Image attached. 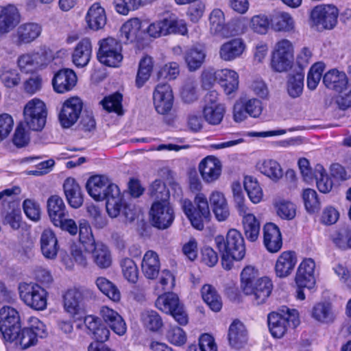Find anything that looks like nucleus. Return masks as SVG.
<instances>
[{"instance_id":"f257e3e1","label":"nucleus","mask_w":351,"mask_h":351,"mask_svg":"<svg viewBox=\"0 0 351 351\" xmlns=\"http://www.w3.org/2000/svg\"><path fill=\"white\" fill-rule=\"evenodd\" d=\"M193 206L191 201L187 199H181L182 209L190 220L192 226L197 230H202L204 221L209 220L210 212L206 195L202 193L196 195Z\"/></svg>"},{"instance_id":"f03ea898","label":"nucleus","mask_w":351,"mask_h":351,"mask_svg":"<svg viewBox=\"0 0 351 351\" xmlns=\"http://www.w3.org/2000/svg\"><path fill=\"white\" fill-rule=\"evenodd\" d=\"M215 242L220 253L226 256H231L232 259L240 261L245 254L244 239L241 234L235 229L229 230L226 239L221 235L215 238Z\"/></svg>"},{"instance_id":"7ed1b4c3","label":"nucleus","mask_w":351,"mask_h":351,"mask_svg":"<svg viewBox=\"0 0 351 351\" xmlns=\"http://www.w3.org/2000/svg\"><path fill=\"white\" fill-rule=\"evenodd\" d=\"M267 321L271 334L276 338H281L289 327L295 328L300 324L298 312L290 308H287L284 315L275 312L269 313Z\"/></svg>"},{"instance_id":"20e7f679","label":"nucleus","mask_w":351,"mask_h":351,"mask_svg":"<svg viewBox=\"0 0 351 351\" xmlns=\"http://www.w3.org/2000/svg\"><path fill=\"white\" fill-rule=\"evenodd\" d=\"M155 306L163 313L171 315L179 324L188 323V315L176 294L168 292L158 296Z\"/></svg>"},{"instance_id":"39448f33","label":"nucleus","mask_w":351,"mask_h":351,"mask_svg":"<svg viewBox=\"0 0 351 351\" xmlns=\"http://www.w3.org/2000/svg\"><path fill=\"white\" fill-rule=\"evenodd\" d=\"M47 114L45 103L34 98L29 101L24 108V122L30 130L40 131L45 125Z\"/></svg>"},{"instance_id":"423d86ee","label":"nucleus","mask_w":351,"mask_h":351,"mask_svg":"<svg viewBox=\"0 0 351 351\" xmlns=\"http://www.w3.org/2000/svg\"><path fill=\"white\" fill-rule=\"evenodd\" d=\"M293 46L287 39H282L276 43L274 51L271 65L277 72H285L291 68L293 62Z\"/></svg>"},{"instance_id":"0eeeda50","label":"nucleus","mask_w":351,"mask_h":351,"mask_svg":"<svg viewBox=\"0 0 351 351\" xmlns=\"http://www.w3.org/2000/svg\"><path fill=\"white\" fill-rule=\"evenodd\" d=\"M99 45L97 53L99 61L108 66H118L123 59L121 43L114 38L108 37L101 40Z\"/></svg>"},{"instance_id":"6e6552de","label":"nucleus","mask_w":351,"mask_h":351,"mask_svg":"<svg viewBox=\"0 0 351 351\" xmlns=\"http://www.w3.org/2000/svg\"><path fill=\"white\" fill-rule=\"evenodd\" d=\"M20 298L30 308L43 311L47 307V292L37 284L21 283L19 286Z\"/></svg>"},{"instance_id":"1a4fd4ad","label":"nucleus","mask_w":351,"mask_h":351,"mask_svg":"<svg viewBox=\"0 0 351 351\" xmlns=\"http://www.w3.org/2000/svg\"><path fill=\"white\" fill-rule=\"evenodd\" d=\"M338 10L332 5H319L311 12L313 23L319 30L333 28L337 22Z\"/></svg>"},{"instance_id":"9d476101","label":"nucleus","mask_w":351,"mask_h":351,"mask_svg":"<svg viewBox=\"0 0 351 351\" xmlns=\"http://www.w3.org/2000/svg\"><path fill=\"white\" fill-rule=\"evenodd\" d=\"M151 221L158 229L169 228L174 220V211L168 201H156L150 210Z\"/></svg>"},{"instance_id":"9b49d317","label":"nucleus","mask_w":351,"mask_h":351,"mask_svg":"<svg viewBox=\"0 0 351 351\" xmlns=\"http://www.w3.org/2000/svg\"><path fill=\"white\" fill-rule=\"evenodd\" d=\"M19 312L13 307L3 306L0 308V331L4 338L10 339L16 331L21 329Z\"/></svg>"},{"instance_id":"f8f14e48","label":"nucleus","mask_w":351,"mask_h":351,"mask_svg":"<svg viewBox=\"0 0 351 351\" xmlns=\"http://www.w3.org/2000/svg\"><path fill=\"white\" fill-rule=\"evenodd\" d=\"M153 101L158 114H169L173 105V95L171 86L167 84H158L153 92Z\"/></svg>"},{"instance_id":"ddd939ff","label":"nucleus","mask_w":351,"mask_h":351,"mask_svg":"<svg viewBox=\"0 0 351 351\" xmlns=\"http://www.w3.org/2000/svg\"><path fill=\"white\" fill-rule=\"evenodd\" d=\"M82 106V101L77 97H71L64 101L59 114L60 122L62 127L70 128L77 121Z\"/></svg>"},{"instance_id":"4468645a","label":"nucleus","mask_w":351,"mask_h":351,"mask_svg":"<svg viewBox=\"0 0 351 351\" xmlns=\"http://www.w3.org/2000/svg\"><path fill=\"white\" fill-rule=\"evenodd\" d=\"M273 289L271 281L267 277L260 278L250 287V290L245 289L243 293L250 297L254 305H261L266 302Z\"/></svg>"},{"instance_id":"2eb2a0df","label":"nucleus","mask_w":351,"mask_h":351,"mask_svg":"<svg viewBox=\"0 0 351 351\" xmlns=\"http://www.w3.org/2000/svg\"><path fill=\"white\" fill-rule=\"evenodd\" d=\"M315 263L311 258L304 259L299 265L295 276V282L300 287L312 289L315 284L314 276Z\"/></svg>"},{"instance_id":"dca6fc26","label":"nucleus","mask_w":351,"mask_h":351,"mask_svg":"<svg viewBox=\"0 0 351 351\" xmlns=\"http://www.w3.org/2000/svg\"><path fill=\"white\" fill-rule=\"evenodd\" d=\"M221 167L217 158L208 156L200 162L199 171L202 179L206 182L211 183L219 179L221 173Z\"/></svg>"},{"instance_id":"f3484780","label":"nucleus","mask_w":351,"mask_h":351,"mask_svg":"<svg viewBox=\"0 0 351 351\" xmlns=\"http://www.w3.org/2000/svg\"><path fill=\"white\" fill-rule=\"evenodd\" d=\"M46 64L47 57L43 52L24 53L17 60V65L20 71L26 73L35 72Z\"/></svg>"},{"instance_id":"a211bd4d","label":"nucleus","mask_w":351,"mask_h":351,"mask_svg":"<svg viewBox=\"0 0 351 351\" xmlns=\"http://www.w3.org/2000/svg\"><path fill=\"white\" fill-rule=\"evenodd\" d=\"M245 50V44L240 38H232L223 43L219 49V58L226 62L239 58Z\"/></svg>"},{"instance_id":"6ab92c4d","label":"nucleus","mask_w":351,"mask_h":351,"mask_svg":"<svg viewBox=\"0 0 351 351\" xmlns=\"http://www.w3.org/2000/svg\"><path fill=\"white\" fill-rule=\"evenodd\" d=\"M99 315L104 322L108 325L114 333L119 336L125 334L127 331L126 324L117 311L107 306H103L100 308Z\"/></svg>"},{"instance_id":"aec40b11","label":"nucleus","mask_w":351,"mask_h":351,"mask_svg":"<svg viewBox=\"0 0 351 351\" xmlns=\"http://www.w3.org/2000/svg\"><path fill=\"white\" fill-rule=\"evenodd\" d=\"M76 83L77 76L75 72L69 69H63L58 71L52 80L53 89L58 93H64L71 90Z\"/></svg>"},{"instance_id":"412c9836","label":"nucleus","mask_w":351,"mask_h":351,"mask_svg":"<svg viewBox=\"0 0 351 351\" xmlns=\"http://www.w3.org/2000/svg\"><path fill=\"white\" fill-rule=\"evenodd\" d=\"M270 27L277 32H294L295 21L289 13L277 11L270 15Z\"/></svg>"},{"instance_id":"4be33fe9","label":"nucleus","mask_w":351,"mask_h":351,"mask_svg":"<svg viewBox=\"0 0 351 351\" xmlns=\"http://www.w3.org/2000/svg\"><path fill=\"white\" fill-rule=\"evenodd\" d=\"M263 242L267 250L271 253L277 252L282 248V234L276 224L268 223L264 226Z\"/></svg>"},{"instance_id":"5701e85b","label":"nucleus","mask_w":351,"mask_h":351,"mask_svg":"<svg viewBox=\"0 0 351 351\" xmlns=\"http://www.w3.org/2000/svg\"><path fill=\"white\" fill-rule=\"evenodd\" d=\"M112 184H109L107 178L101 176L90 178L86 182V190L94 199L104 200L108 195V190Z\"/></svg>"},{"instance_id":"b1692460","label":"nucleus","mask_w":351,"mask_h":351,"mask_svg":"<svg viewBox=\"0 0 351 351\" xmlns=\"http://www.w3.org/2000/svg\"><path fill=\"white\" fill-rule=\"evenodd\" d=\"M40 250L45 258L53 260L56 258L59 250L58 239L51 229H45L41 234Z\"/></svg>"},{"instance_id":"393cba45","label":"nucleus","mask_w":351,"mask_h":351,"mask_svg":"<svg viewBox=\"0 0 351 351\" xmlns=\"http://www.w3.org/2000/svg\"><path fill=\"white\" fill-rule=\"evenodd\" d=\"M42 32V26L37 23H25L20 25L16 32L17 45L28 44L36 40Z\"/></svg>"},{"instance_id":"a878e982","label":"nucleus","mask_w":351,"mask_h":351,"mask_svg":"<svg viewBox=\"0 0 351 351\" xmlns=\"http://www.w3.org/2000/svg\"><path fill=\"white\" fill-rule=\"evenodd\" d=\"M297 263V256L292 251H285L280 254L275 265V273L279 278L289 276Z\"/></svg>"},{"instance_id":"bb28decb","label":"nucleus","mask_w":351,"mask_h":351,"mask_svg":"<svg viewBox=\"0 0 351 351\" xmlns=\"http://www.w3.org/2000/svg\"><path fill=\"white\" fill-rule=\"evenodd\" d=\"M108 193L104 199L106 200V211L111 218H115L119 215L124 206L123 197L116 184H112L108 189Z\"/></svg>"},{"instance_id":"cd10ccee","label":"nucleus","mask_w":351,"mask_h":351,"mask_svg":"<svg viewBox=\"0 0 351 351\" xmlns=\"http://www.w3.org/2000/svg\"><path fill=\"white\" fill-rule=\"evenodd\" d=\"M85 20L90 29L97 31L102 29L107 21L104 8L99 3H93L87 11Z\"/></svg>"},{"instance_id":"c85d7f7f","label":"nucleus","mask_w":351,"mask_h":351,"mask_svg":"<svg viewBox=\"0 0 351 351\" xmlns=\"http://www.w3.org/2000/svg\"><path fill=\"white\" fill-rule=\"evenodd\" d=\"M209 200L213 212L217 221H226L230 216V209L223 193L219 191H213L209 197Z\"/></svg>"},{"instance_id":"c756f323","label":"nucleus","mask_w":351,"mask_h":351,"mask_svg":"<svg viewBox=\"0 0 351 351\" xmlns=\"http://www.w3.org/2000/svg\"><path fill=\"white\" fill-rule=\"evenodd\" d=\"M323 83L326 88L341 93L346 88L348 80L344 72L334 69L324 74Z\"/></svg>"},{"instance_id":"7c9ffc66","label":"nucleus","mask_w":351,"mask_h":351,"mask_svg":"<svg viewBox=\"0 0 351 351\" xmlns=\"http://www.w3.org/2000/svg\"><path fill=\"white\" fill-rule=\"evenodd\" d=\"M64 192L69 205L75 208H80L83 204V195L81 188L73 178H68L63 184Z\"/></svg>"},{"instance_id":"2f4dec72","label":"nucleus","mask_w":351,"mask_h":351,"mask_svg":"<svg viewBox=\"0 0 351 351\" xmlns=\"http://www.w3.org/2000/svg\"><path fill=\"white\" fill-rule=\"evenodd\" d=\"M19 21V14L14 5L0 6V34L10 32Z\"/></svg>"},{"instance_id":"473e14b6","label":"nucleus","mask_w":351,"mask_h":351,"mask_svg":"<svg viewBox=\"0 0 351 351\" xmlns=\"http://www.w3.org/2000/svg\"><path fill=\"white\" fill-rule=\"evenodd\" d=\"M141 22L138 19H132L125 23L120 29L121 41L133 43L138 41L142 37Z\"/></svg>"},{"instance_id":"72a5a7b5","label":"nucleus","mask_w":351,"mask_h":351,"mask_svg":"<svg viewBox=\"0 0 351 351\" xmlns=\"http://www.w3.org/2000/svg\"><path fill=\"white\" fill-rule=\"evenodd\" d=\"M258 171L269 178L274 182L279 181L283 177V170L276 160L273 159H264L259 160L256 165Z\"/></svg>"},{"instance_id":"f704fd0d","label":"nucleus","mask_w":351,"mask_h":351,"mask_svg":"<svg viewBox=\"0 0 351 351\" xmlns=\"http://www.w3.org/2000/svg\"><path fill=\"white\" fill-rule=\"evenodd\" d=\"M142 271L148 279H155L160 271V263L158 255L153 250L147 251L141 263Z\"/></svg>"},{"instance_id":"c9c22d12","label":"nucleus","mask_w":351,"mask_h":351,"mask_svg":"<svg viewBox=\"0 0 351 351\" xmlns=\"http://www.w3.org/2000/svg\"><path fill=\"white\" fill-rule=\"evenodd\" d=\"M92 54V45L89 38L80 40L73 53V62L80 67L85 66L89 62Z\"/></svg>"},{"instance_id":"e433bc0d","label":"nucleus","mask_w":351,"mask_h":351,"mask_svg":"<svg viewBox=\"0 0 351 351\" xmlns=\"http://www.w3.org/2000/svg\"><path fill=\"white\" fill-rule=\"evenodd\" d=\"M217 80L227 95L237 90L239 87V75L231 69H223L217 71Z\"/></svg>"},{"instance_id":"4c0bfd02","label":"nucleus","mask_w":351,"mask_h":351,"mask_svg":"<svg viewBox=\"0 0 351 351\" xmlns=\"http://www.w3.org/2000/svg\"><path fill=\"white\" fill-rule=\"evenodd\" d=\"M90 293L86 289H71L64 295V308L69 313L75 314L83 298Z\"/></svg>"},{"instance_id":"58836bf2","label":"nucleus","mask_w":351,"mask_h":351,"mask_svg":"<svg viewBox=\"0 0 351 351\" xmlns=\"http://www.w3.org/2000/svg\"><path fill=\"white\" fill-rule=\"evenodd\" d=\"M206 53L204 49L193 47L184 53V59L189 71L194 72L201 68L206 59Z\"/></svg>"},{"instance_id":"ea45409f","label":"nucleus","mask_w":351,"mask_h":351,"mask_svg":"<svg viewBox=\"0 0 351 351\" xmlns=\"http://www.w3.org/2000/svg\"><path fill=\"white\" fill-rule=\"evenodd\" d=\"M228 339L230 346L237 349L247 342V330L241 322L234 320L231 324L229 327Z\"/></svg>"},{"instance_id":"a19ab883","label":"nucleus","mask_w":351,"mask_h":351,"mask_svg":"<svg viewBox=\"0 0 351 351\" xmlns=\"http://www.w3.org/2000/svg\"><path fill=\"white\" fill-rule=\"evenodd\" d=\"M312 317L322 324H329L334 322L335 314L331 303L322 302L317 303L311 310Z\"/></svg>"},{"instance_id":"79ce46f5","label":"nucleus","mask_w":351,"mask_h":351,"mask_svg":"<svg viewBox=\"0 0 351 351\" xmlns=\"http://www.w3.org/2000/svg\"><path fill=\"white\" fill-rule=\"evenodd\" d=\"M90 252L92 258L97 266L101 269L109 267L112 264V257L108 248L102 243H95L93 247L86 250Z\"/></svg>"},{"instance_id":"37998d69","label":"nucleus","mask_w":351,"mask_h":351,"mask_svg":"<svg viewBox=\"0 0 351 351\" xmlns=\"http://www.w3.org/2000/svg\"><path fill=\"white\" fill-rule=\"evenodd\" d=\"M47 212L53 223L66 216V206L58 195H52L47 200Z\"/></svg>"},{"instance_id":"c03bdc74","label":"nucleus","mask_w":351,"mask_h":351,"mask_svg":"<svg viewBox=\"0 0 351 351\" xmlns=\"http://www.w3.org/2000/svg\"><path fill=\"white\" fill-rule=\"evenodd\" d=\"M14 333V334L12 335V338L5 339V340L16 341V343H18L21 349H27L31 346H35L38 342V339L32 330H29L27 327L22 330L19 329Z\"/></svg>"},{"instance_id":"a18cd8bd","label":"nucleus","mask_w":351,"mask_h":351,"mask_svg":"<svg viewBox=\"0 0 351 351\" xmlns=\"http://www.w3.org/2000/svg\"><path fill=\"white\" fill-rule=\"evenodd\" d=\"M201 293L204 301L212 311L218 312L221 309V298L214 287L205 285L202 287Z\"/></svg>"},{"instance_id":"49530a36","label":"nucleus","mask_w":351,"mask_h":351,"mask_svg":"<svg viewBox=\"0 0 351 351\" xmlns=\"http://www.w3.org/2000/svg\"><path fill=\"white\" fill-rule=\"evenodd\" d=\"M245 237L247 240L255 241L260 233V223L255 216L250 213L241 215Z\"/></svg>"},{"instance_id":"de8ad7c7","label":"nucleus","mask_w":351,"mask_h":351,"mask_svg":"<svg viewBox=\"0 0 351 351\" xmlns=\"http://www.w3.org/2000/svg\"><path fill=\"white\" fill-rule=\"evenodd\" d=\"M304 74L296 73L289 74L287 81V91L289 97L293 99L301 96L304 88Z\"/></svg>"},{"instance_id":"09e8293b","label":"nucleus","mask_w":351,"mask_h":351,"mask_svg":"<svg viewBox=\"0 0 351 351\" xmlns=\"http://www.w3.org/2000/svg\"><path fill=\"white\" fill-rule=\"evenodd\" d=\"M225 108L222 104L206 105L203 111L205 120L210 125L219 124L224 116Z\"/></svg>"},{"instance_id":"8fccbe9b","label":"nucleus","mask_w":351,"mask_h":351,"mask_svg":"<svg viewBox=\"0 0 351 351\" xmlns=\"http://www.w3.org/2000/svg\"><path fill=\"white\" fill-rule=\"evenodd\" d=\"M141 319L143 326L153 332L158 331L163 326L161 317L156 311L153 310H147L142 312Z\"/></svg>"},{"instance_id":"3c124183","label":"nucleus","mask_w":351,"mask_h":351,"mask_svg":"<svg viewBox=\"0 0 351 351\" xmlns=\"http://www.w3.org/2000/svg\"><path fill=\"white\" fill-rule=\"evenodd\" d=\"M95 284L101 292L114 302L121 299V293L118 288L112 282L104 277H98Z\"/></svg>"},{"instance_id":"603ef678","label":"nucleus","mask_w":351,"mask_h":351,"mask_svg":"<svg viewBox=\"0 0 351 351\" xmlns=\"http://www.w3.org/2000/svg\"><path fill=\"white\" fill-rule=\"evenodd\" d=\"M210 29L212 33L222 36H227L223 12L219 9L212 11L209 17Z\"/></svg>"},{"instance_id":"864d4df0","label":"nucleus","mask_w":351,"mask_h":351,"mask_svg":"<svg viewBox=\"0 0 351 351\" xmlns=\"http://www.w3.org/2000/svg\"><path fill=\"white\" fill-rule=\"evenodd\" d=\"M244 187L249 199L254 204L259 203L263 199V191L256 179L252 176H245Z\"/></svg>"},{"instance_id":"5fc2aeb1","label":"nucleus","mask_w":351,"mask_h":351,"mask_svg":"<svg viewBox=\"0 0 351 351\" xmlns=\"http://www.w3.org/2000/svg\"><path fill=\"white\" fill-rule=\"evenodd\" d=\"M274 207L278 217L282 219L291 220L296 215V206L290 201L278 199L274 204Z\"/></svg>"},{"instance_id":"6e6d98bb","label":"nucleus","mask_w":351,"mask_h":351,"mask_svg":"<svg viewBox=\"0 0 351 351\" xmlns=\"http://www.w3.org/2000/svg\"><path fill=\"white\" fill-rule=\"evenodd\" d=\"M152 69L153 60L151 57L146 56L141 59L136 78V85L138 88L142 87L149 80Z\"/></svg>"},{"instance_id":"4d7b16f0","label":"nucleus","mask_w":351,"mask_h":351,"mask_svg":"<svg viewBox=\"0 0 351 351\" xmlns=\"http://www.w3.org/2000/svg\"><path fill=\"white\" fill-rule=\"evenodd\" d=\"M79 237L80 242L84 245L85 249H90L96 243L91 227L86 219H81L78 226Z\"/></svg>"},{"instance_id":"13d9d810","label":"nucleus","mask_w":351,"mask_h":351,"mask_svg":"<svg viewBox=\"0 0 351 351\" xmlns=\"http://www.w3.org/2000/svg\"><path fill=\"white\" fill-rule=\"evenodd\" d=\"M316 184L318 190L323 193L330 192L332 188V182L328 177L324 167L319 164L315 165Z\"/></svg>"},{"instance_id":"bf43d9fd","label":"nucleus","mask_w":351,"mask_h":351,"mask_svg":"<svg viewBox=\"0 0 351 351\" xmlns=\"http://www.w3.org/2000/svg\"><path fill=\"white\" fill-rule=\"evenodd\" d=\"M302 199L308 213H315L319 210L321 203L315 190L311 189H304L302 192Z\"/></svg>"},{"instance_id":"052dcab7","label":"nucleus","mask_w":351,"mask_h":351,"mask_svg":"<svg viewBox=\"0 0 351 351\" xmlns=\"http://www.w3.org/2000/svg\"><path fill=\"white\" fill-rule=\"evenodd\" d=\"M350 228L348 225H343L337 229L331 235L333 243L339 248L349 247Z\"/></svg>"},{"instance_id":"680f3d73","label":"nucleus","mask_w":351,"mask_h":351,"mask_svg":"<svg viewBox=\"0 0 351 351\" xmlns=\"http://www.w3.org/2000/svg\"><path fill=\"white\" fill-rule=\"evenodd\" d=\"M325 66L322 62L315 63L310 69L307 75V87L311 90H315L320 82L322 73L324 71Z\"/></svg>"},{"instance_id":"e2e57ef3","label":"nucleus","mask_w":351,"mask_h":351,"mask_svg":"<svg viewBox=\"0 0 351 351\" xmlns=\"http://www.w3.org/2000/svg\"><path fill=\"white\" fill-rule=\"evenodd\" d=\"M122 273L125 279L132 283H135L138 277V269L133 260L129 258H123L121 262Z\"/></svg>"},{"instance_id":"0e129e2a","label":"nucleus","mask_w":351,"mask_h":351,"mask_svg":"<svg viewBox=\"0 0 351 351\" xmlns=\"http://www.w3.org/2000/svg\"><path fill=\"white\" fill-rule=\"evenodd\" d=\"M122 95L119 93H114L105 97L101 101L104 108L108 112H114L118 114L122 111Z\"/></svg>"},{"instance_id":"69168bd1","label":"nucleus","mask_w":351,"mask_h":351,"mask_svg":"<svg viewBox=\"0 0 351 351\" xmlns=\"http://www.w3.org/2000/svg\"><path fill=\"white\" fill-rule=\"evenodd\" d=\"M258 271L252 266L245 267L241 274L242 290H250V287L259 280Z\"/></svg>"},{"instance_id":"338daca9","label":"nucleus","mask_w":351,"mask_h":351,"mask_svg":"<svg viewBox=\"0 0 351 351\" xmlns=\"http://www.w3.org/2000/svg\"><path fill=\"white\" fill-rule=\"evenodd\" d=\"M86 211L95 228L101 229L108 224V219L98 206L90 204L86 207Z\"/></svg>"},{"instance_id":"774afa93","label":"nucleus","mask_w":351,"mask_h":351,"mask_svg":"<svg viewBox=\"0 0 351 351\" xmlns=\"http://www.w3.org/2000/svg\"><path fill=\"white\" fill-rule=\"evenodd\" d=\"M217 347L214 338L208 335L204 334L201 335L199 339V346L191 345L187 351H217Z\"/></svg>"}]
</instances>
